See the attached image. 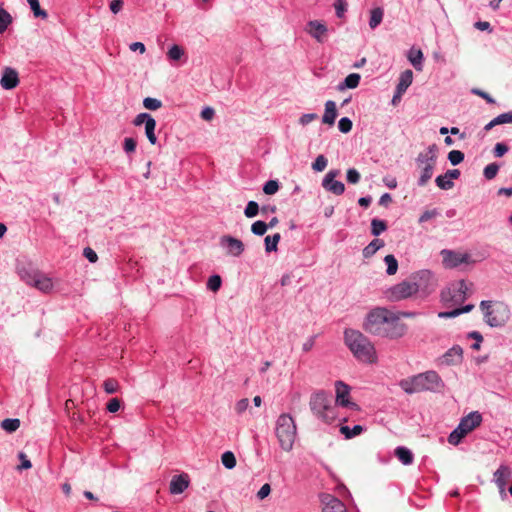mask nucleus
Segmentation results:
<instances>
[{
  "label": "nucleus",
  "instance_id": "c9c22d12",
  "mask_svg": "<svg viewBox=\"0 0 512 512\" xmlns=\"http://www.w3.org/2000/svg\"><path fill=\"white\" fill-rule=\"evenodd\" d=\"M473 308H474V305L469 304V305H466V306H464L462 308L454 309L452 311L441 312V313H439V316L440 317H445V318L457 317V316H459L462 313L470 312Z\"/></svg>",
  "mask_w": 512,
  "mask_h": 512
},
{
  "label": "nucleus",
  "instance_id": "423d86ee",
  "mask_svg": "<svg viewBox=\"0 0 512 512\" xmlns=\"http://www.w3.org/2000/svg\"><path fill=\"white\" fill-rule=\"evenodd\" d=\"M309 405L314 415L326 423H330L336 418L335 408L331 404V399L323 391L313 394Z\"/></svg>",
  "mask_w": 512,
  "mask_h": 512
},
{
  "label": "nucleus",
  "instance_id": "5fc2aeb1",
  "mask_svg": "<svg viewBox=\"0 0 512 512\" xmlns=\"http://www.w3.org/2000/svg\"><path fill=\"white\" fill-rule=\"evenodd\" d=\"M347 181L348 183L350 184H357L360 180V173L354 169V168H351V169H348L347 170Z\"/></svg>",
  "mask_w": 512,
  "mask_h": 512
},
{
  "label": "nucleus",
  "instance_id": "6ab92c4d",
  "mask_svg": "<svg viewBox=\"0 0 512 512\" xmlns=\"http://www.w3.org/2000/svg\"><path fill=\"white\" fill-rule=\"evenodd\" d=\"M336 387V401L344 407H347L349 404L355 406L354 403H350L347 399L349 396L350 388L348 385L343 383L342 381H337L335 384Z\"/></svg>",
  "mask_w": 512,
  "mask_h": 512
},
{
  "label": "nucleus",
  "instance_id": "ea45409f",
  "mask_svg": "<svg viewBox=\"0 0 512 512\" xmlns=\"http://www.w3.org/2000/svg\"><path fill=\"white\" fill-rule=\"evenodd\" d=\"M119 387L120 386H119L118 381L114 378H108L103 382V388H104L105 392L108 394H114V393L118 392Z\"/></svg>",
  "mask_w": 512,
  "mask_h": 512
},
{
  "label": "nucleus",
  "instance_id": "864d4df0",
  "mask_svg": "<svg viewBox=\"0 0 512 512\" xmlns=\"http://www.w3.org/2000/svg\"><path fill=\"white\" fill-rule=\"evenodd\" d=\"M18 458L20 460V465L17 467L18 470H26L32 467L31 461L28 459L27 455L23 452L18 454Z\"/></svg>",
  "mask_w": 512,
  "mask_h": 512
},
{
  "label": "nucleus",
  "instance_id": "cd10ccee",
  "mask_svg": "<svg viewBox=\"0 0 512 512\" xmlns=\"http://www.w3.org/2000/svg\"><path fill=\"white\" fill-rule=\"evenodd\" d=\"M383 9L380 7L374 8L371 10L370 20H369V26L371 29H375L383 19Z\"/></svg>",
  "mask_w": 512,
  "mask_h": 512
},
{
  "label": "nucleus",
  "instance_id": "58836bf2",
  "mask_svg": "<svg viewBox=\"0 0 512 512\" xmlns=\"http://www.w3.org/2000/svg\"><path fill=\"white\" fill-rule=\"evenodd\" d=\"M362 431L363 427L361 425H355L352 429H350L348 426H342L340 428V432L344 434L347 439L359 435Z\"/></svg>",
  "mask_w": 512,
  "mask_h": 512
},
{
  "label": "nucleus",
  "instance_id": "aec40b11",
  "mask_svg": "<svg viewBox=\"0 0 512 512\" xmlns=\"http://www.w3.org/2000/svg\"><path fill=\"white\" fill-rule=\"evenodd\" d=\"M444 362L448 365H455L462 361L463 350L460 346L455 345L450 348L443 356Z\"/></svg>",
  "mask_w": 512,
  "mask_h": 512
},
{
  "label": "nucleus",
  "instance_id": "9b49d317",
  "mask_svg": "<svg viewBox=\"0 0 512 512\" xmlns=\"http://www.w3.org/2000/svg\"><path fill=\"white\" fill-rule=\"evenodd\" d=\"M442 263L445 268H456L460 264H467L470 262V255L467 253H459L453 250L443 249L441 251Z\"/></svg>",
  "mask_w": 512,
  "mask_h": 512
},
{
  "label": "nucleus",
  "instance_id": "6e6552de",
  "mask_svg": "<svg viewBox=\"0 0 512 512\" xmlns=\"http://www.w3.org/2000/svg\"><path fill=\"white\" fill-rule=\"evenodd\" d=\"M417 293L428 295L436 288V279L429 270H420L411 275Z\"/></svg>",
  "mask_w": 512,
  "mask_h": 512
},
{
  "label": "nucleus",
  "instance_id": "412c9836",
  "mask_svg": "<svg viewBox=\"0 0 512 512\" xmlns=\"http://www.w3.org/2000/svg\"><path fill=\"white\" fill-rule=\"evenodd\" d=\"M336 117H337L336 104L334 101L328 100L325 103V112L322 117V122L324 124H328V125L332 126L335 123Z\"/></svg>",
  "mask_w": 512,
  "mask_h": 512
},
{
  "label": "nucleus",
  "instance_id": "f257e3e1",
  "mask_svg": "<svg viewBox=\"0 0 512 512\" xmlns=\"http://www.w3.org/2000/svg\"><path fill=\"white\" fill-rule=\"evenodd\" d=\"M363 329L375 336L396 339L405 334L407 326L395 312L377 307L367 314Z\"/></svg>",
  "mask_w": 512,
  "mask_h": 512
},
{
  "label": "nucleus",
  "instance_id": "e2e57ef3",
  "mask_svg": "<svg viewBox=\"0 0 512 512\" xmlns=\"http://www.w3.org/2000/svg\"><path fill=\"white\" fill-rule=\"evenodd\" d=\"M496 119L499 125L512 123V111L502 113L498 115Z\"/></svg>",
  "mask_w": 512,
  "mask_h": 512
},
{
  "label": "nucleus",
  "instance_id": "72a5a7b5",
  "mask_svg": "<svg viewBox=\"0 0 512 512\" xmlns=\"http://www.w3.org/2000/svg\"><path fill=\"white\" fill-rule=\"evenodd\" d=\"M384 262L387 265L386 273L390 276L396 274L398 270V261L394 257V255H386L384 258Z\"/></svg>",
  "mask_w": 512,
  "mask_h": 512
},
{
  "label": "nucleus",
  "instance_id": "1a4fd4ad",
  "mask_svg": "<svg viewBox=\"0 0 512 512\" xmlns=\"http://www.w3.org/2000/svg\"><path fill=\"white\" fill-rule=\"evenodd\" d=\"M21 277L27 284L42 292H49L53 288L52 280L39 271H22Z\"/></svg>",
  "mask_w": 512,
  "mask_h": 512
},
{
  "label": "nucleus",
  "instance_id": "20e7f679",
  "mask_svg": "<svg viewBox=\"0 0 512 512\" xmlns=\"http://www.w3.org/2000/svg\"><path fill=\"white\" fill-rule=\"evenodd\" d=\"M275 434L280 447L286 452L291 451L296 439L297 427L294 419L289 414L284 413L278 417Z\"/></svg>",
  "mask_w": 512,
  "mask_h": 512
},
{
  "label": "nucleus",
  "instance_id": "7ed1b4c3",
  "mask_svg": "<svg viewBox=\"0 0 512 512\" xmlns=\"http://www.w3.org/2000/svg\"><path fill=\"white\" fill-rule=\"evenodd\" d=\"M443 386V381L435 371H427L400 381V387L408 394L422 391L437 392L440 391Z\"/></svg>",
  "mask_w": 512,
  "mask_h": 512
},
{
  "label": "nucleus",
  "instance_id": "49530a36",
  "mask_svg": "<svg viewBox=\"0 0 512 512\" xmlns=\"http://www.w3.org/2000/svg\"><path fill=\"white\" fill-rule=\"evenodd\" d=\"M448 160L452 165H458L464 160V153L460 150H451L448 153Z\"/></svg>",
  "mask_w": 512,
  "mask_h": 512
},
{
  "label": "nucleus",
  "instance_id": "0e129e2a",
  "mask_svg": "<svg viewBox=\"0 0 512 512\" xmlns=\"http://www.w3.org/2000/svg\"><path fill=\"white\" fill-rule=\"evenodd\" d=\"M249 406V400L247 398H243L241 400H239L236 405H235V411L238 413V414H241L243 413L244 411H246V409L248 408Z\"/></svg>",
  "mask_w": 512,
  "mask_h": 512
},
{
  "label": "nucleus",
  "instance_id": "f03ea898",
  "mask_svg": "<svg viewBox=\"0 0 512 512\" xmlns=\"http://www.w3.org/2000/svg\"><path fill=\"white\" fill-rule=\"evenodd\" d=\"M344 340L357 360L367 364L376 363L377 354L375 347L360 331L346 329L344 332Z\"/></svg>",
  "mask_w": 512,
  "mask_h": 512
},
{
  "label": "nucleus",
  "instance_id": "bb28decb",
  "mask_svg": "<svg viewBox=\"0 0 512 512\" xmlns=\"http://www.w3.org/2000/svg\"><path fill=\"white\" fill-rule=\"evenodd\" d=\"M156 121L154 118L148 119L145 124V134L152 145L157 143V137L155 135Z\"/></svg>",
  "mask_w": 512,
  "mask_h": 512
},
{
  "label": "nucleus",
  "instance_id": "37998d69",
  "mask_svg": "<svg viewBox=\"0 0 512 512\" xmlns=\"http://www.w3.org/2000/svg\"><path fill=\"white\" fill-rule=\"evenodd\" d=\"M268 225L264 221H256L251 225V231L257 236H262L267 232Z\"/></svg>",
  "mask_w": 512,
  "mask_h": 512
},
{
  "label": "nucleus",
  "instance_id": "a19ab883",
  "mask_svg": "<svg viewBox=\"0 0 512 512\" xmlns=\"http://www.w3.org/2000/svg\"><path fill=\"white\" fill-rule=\"evenodd\" d=\"M184 55V49L179 45H173L167 52V56L170 60L178 61Z\"/></svg>",
  "mask_w": 512,
  "mask_h": 512
},
{
  "label": "nucleus",
  "instance_id": "09e8293b",
  "mask_svg": "<svg viewBox=\"0 0 512 512\" xmlns=\"http://www.w3.org/2000/svg\"><path fill=\"white\" fill-rule=\"evenodd\" d=\"M143 106L148 110H157L162 107V102L156 98L147 97L143 100Z\"/></svg>",
  "mask_w": 512,
  "mask_h": 512
},
{
  "label": "nucleus",
  "instance_id": "0eeeda50",
  "mask_svg": "<svg viewBox=\"0 0 512 512\" xmlns=\"http://www.w3.org/2000/svg\"><path fill=\"white\" fill-rule=\"evenodd\" d=\"M482 415L478 411L470 412L460 420L458 426L448 436L451 445H458L461 440L475 428L480 426Z\"/></svg>",
  "mask_w": 512,
  "mask_h": 512
},
{
  "label": "nucleus",
  "instance_id": "2eb2a0df",
  "mask_svg": "<svg viewBox=\"0 0 512 512\" xmlns=\"http://www.w3.org/2000/svg\"><path fill=\"white\" fill-rule=\"evenodd\" d=\"M189 484L190 478L188 474L174 475L170 481L169 491L171 494H181L189 487Z\"/></svg>",
  "mask_w": 512,
  "mask_h": 512
},
{
  "label": "nucleus",
  "instance_id": "6e6d98bb",
  "mask_svg": "<svg viewBox=\"0 0 512 512\" xmlns=\"http://www.w3.org/2000/svg\"><path fill=\"white\" fill-rule=\"evenodd\" d=\"M121 407V401L118 398H112L107 403V410L110 413H116Z\"/></svg>",
  "mask_w": 512,
  "mask_h": 512
},
{
  "label": "nucleus",
  "instance_id": "2f4dec72",
  "mask_svg": "<svg viewBox=\"0 0 512 512\" xmlns=\"http://www.w3.org/2000/svg\"><path fill=\"white\" fill-rule=\"evenodd\" d=\"M435 166L428 165V167H420L421 173L418 180L419 186H425L432 178Z\"/></svg>",
  "mask_w": 512,
  "mask_h": 512
},
{
  "label": "nucleus",
  "instance_id": "5701e85b",
  "mask_svg": "<svg viewBox=\"0 0 512 512\" xmlns=\"http://www.w3.org/2000/svg\"><path fill=\"white\" fill-rule=\"evenodd\" d=\"M394 454L404 465H410L413 462L414 456L412 452L406 447H397L394 451Z\"/></svg>",
  "mask_w": 512,
  "mask_h": 512
},
{
  "label": "nucleus",
  "instance_id": "a18cd8bd",
  "mask_svg": "<svg viewBox=\"0 0 512 512\" xmlns=\"http://www.w3.org/2000/svg\"><path fill=\"white\" fill-rule=\"evenodd\" d=\"M259 205L255 201H249L245 210L244 214L247 218H253L259 213Z\"/></svg>",
  "mask_w": 512,
  "mask_h": 512
},
{
  "label": "nucleus",
  "instance_id": "c03bdc74",
  "mask_svg": "<svg viewBox=\"0 0 512 512\" xmlns=\"http://www.w3.org/2000/svg\"><path fill=\"white\" fill-rule=\"evenodd\" d=\"M498 171L499 166L496 163H491L484 168L483 175L487 180H492L496 177Z\"/></svg>",
  "mask_w": 512,
  "mask_h": 512
},
{
  "label": "nucleus",
  "instance_id": "052dcab7",
  "mask_svg": "<svg viewBox=\"0 0 512 512\" xmlns=\"http://www.w3.org/2000/svg\"><path fill=\"white\" fill-rule=\"evenodd\" d=\"M123 148L125 152L132 153L136 149V141L133 138H125Z\"/></svg>",
  "mask_w": 512,
  "mask_h": 512
},
{
  "label": "nucleus",
  "instance_id": "4c0bfd02",
  "mask_svg": "<svg viewBox=\"0 0 512 512\" xmlns=\"http://www.w3.org/2000/svg\"><path fill=\"white\" fill-rule=\"evenodd\" d=\"M222 464L227 469H233L236 466V458L235 455L231 451H226L221 456Z\"/></svg>",
  "mask_w": 512,
  "mask_h": 512
},
{
  "label": "nucleus",
  "instance_id": "c756f323",
  "mask_svg": "<svg viewBox=\"0 0 512 512\" xmlns=\"http://www.w3.org/2000/svg\"><path fill=\"white\" fill-rule=\"evenodd\" d=\"M409 61L414 66L416 70H421L423 53L421 50L411 49L408 55Z\"/></svg>",
  "mask_w": 512,
  "mask_h": 512
},
{
  "label": "nucleus",
  "instance_id": "39448f33",
  "mask_svg": "<svg viewBox=\"0 0 512 512\" xmlns=\"http://www.w3.org/2000/svg\"><path fill=\"white\" fill-rule=\"evenodd\" d=\"M485 322L491 327L504 326L510 319L509 307L503 302L482 301Z\"/></svg>",
  "mask_w": 512,
  "mask_h": 512
},
{
  "label": "nucleus",
  "instance_id": "a211bd4d",
  "mask_svg": "<svg viewBox=\"0 0 512 512\" xmlns=\"http://www.w3.org/2000/svg\"><path fill=\"white\" fill-rule=\"evenodd\" d=\"M511 475V469L505 465L500 466L494 473L495 482L499 487L501 493L505 492L506 484L508 483Z\"/></svg>",
  "mask_w": 512,
  "mask_h": 512
},
{
  "label": "nucleus",
  "instance_id": "ddd939ff",
  "mask_svg": "<svg viewBox=\"0 0 512 512\" xmlns=\"http://www.w3.org/2000/svg\"><path fill=\"white\" fill-rule=\"evenodd\" d=\"M438 148L436 144L430 145L427 150L419 153L416 158L418 168L428 167V165L435 166L437 162Z\"/></svg>",
  "mask_w": 512,
  "mask_h": 512
},
{
  "label": "nucleus",
  "instance_id": "3c124183",
  "mask_svg": "<svg viewBox=\"0 0 512 512\" xmlns=\"http://www.w3.org/2000/svg\"><path fill=\"white\" fill-rule=\"evenodd\" d=\"M352 121L348 117H343L338 122V128L342 133H349L352 129Z\"/></svg>",
  "mask_w": 512,
  "mask_h": 512
},
{
  "label": "nucleus",
  "instance_id": "bf43d9fd",
  "mask_svg": "<svg viewBox=\"0 0 512 512\" xmlns=\"http://www.w3.org/2000/svg\"><path fill=\"white\" fill-rule=\"evenodd\" d=\"M472 93L486 100L487 103L494 104L495 100L488 93L478 88H473Z\"/></svg>",
  "mask_w": 512,
  "mask_h": 512
},
{
  "label": "nucleus",
  "instance_id": "393cba45",
  "mask_svg": "<svg viewBox=\"0 0 512 512\" xmlns=\"http://www.w3.org/2000/svg\"><path fill=\"white\" fill-rule=\"evenodd\" d=\"M413 80V72L411 70H405L401 73L399 78V83L396 87V90H399V92H406L408 87L412 84Z\"/></svg>",
  "mask_w": 512,
  "mask_h": 512
},
{
  "label": "nucleus",
  "instance_id": "774afa93",
  "mask_svg": "<svg viewBox=\"0 0 512 512\" xmlns=\"http://www.w3.org/2000/svg\"><path fill=\"white\" fill-rule=\"evenodd\" d=\"M83 254L92 263L96 262L98 259L96 252L90 247L85 248Z\"/></svg>",
  "mask_w": 512,
  "mask_h": 512
},
{
  "label": "nucleus",
  "instance_id": "4468645a",
  "mask_svg": "<svg viewBox=\"0 0 512 512\" xmlns=\"http://www.w3.org/2000/svg\"><path fill=\"white\" fill-rule=\"evenodd\" d=\"M320 499L323 505V512H347L344 503L333 495L322 494Z\"/></svg>",
  "mask_w": 512,
  "mask_h": 512
},
{
  "label": "nucleus",
  "instance_id": "4be33fe9",
  "mask_svg": "<svg viewBox=\"0 0 512 512\" xmlns=\"http://www.w3.org/2000/svg\"><path fill=\"white\" fill-rule=\"evenodd\" d=\"M308 26H309L308 31H309L310 35L312 37H314L317 41L321 42L322 36L325 35V33L327 32L326 26L317 20L310 21L308 23Z\"/></svg>",
  "mask_w": 512,
  "mask_h": 512
},
{
  "label": "nucleus",
  "instance_id": "9d476101",
  "mask_svg": "<svg viewBox=\"0 0 512 512\" xmlns=\"http://www.w3.org/2000/svg\"><path fill=\"white\" fill-rule=\"evenodd\" d=\"M416 288L413 284L411 277L407 280L394 285L388 291V298L392 301H400L415 295Z\"/></svg>",
  "mask_w": 512,
  "mask_h": 512
},
{
  "label": "nucleus",
  "instance_id": "7c9ffc66",
  "mask_svg": "<svg viewBox=\"0 0 512 512\" xmlns=\"http://www.w3.org/2000/svg\"><path fill=\"white\" fill-rule=\"evenodd\" d=\"M34 17L46 19L48 17V13L40 7L39 0H27Z\"/></svg>",
  "mask_w": 512,
  "mask_h": 512
},
{
  "label": "nucleus",
  "instance_id": "473e14b6",
  "mask_svg": "<svg viewBox=\"0 0 512 512\" xmlns=\"http://www.w3.org/2000/svg\"><path fill=\"white\" fill-rule=\"evenodd\" d=\"M12 23V16L8 11L0 6V34L4 33Z\"/></svg>",
  "mask_w": 512,
  "mask_h": 512
},
{
  "label": "nucleus",
  "instance_id": "4d7b16f0",
  "mask_svg": "<svg viewBox=\"0 0 512 512\" xmlns=\"http://www.w3.org/2000/svg\"><path fill=\"white\" fill-rule=\"evenodd\" d=\"M508 146L504 143H497L493 149V153L495 157H502L508 151Z\"/></svg>",
  "mask_w": 512,
  "mask_h": 512
},
{
  "label": "nucleus",
  "instance_id": "de8ad7c7",
  "mask_svg": "<svg viewBox=\"0 0 512 512\" xmlns=\"http://www.w3.org/2000/svg\"><path fill=\"white\" fill-rule=\"evenodd\" d=\"M222 284V279L219 275H213L209 277L207 282V288L212 292H217Z\"/></svg>",
  "mask_w": 512,
  "mask_h": 512
},
{
  "label": "nucleus",
  "instance_id": "f704fd0d",
  "mask_svg": "<svg viewBox=\"0 0 512 512\" xmlns=\"http://www.w3.org/2000/svg\"><path fill=\"white\" fill-rule=\"evenodd\" d=\"M19 427H20V420L17 418H15V419L7 418L1 422V428L8 433L15 432Z\"/></svg>",
  "mask_w": 512,
  "mask_h": 512
},
{
  "label": "nucleus",
  "instance_id": "13d9d810",
  "mask_svg": "<svg viewBox=\"0 0 512 512\" xmlns=\"http://www.w3.org/2000/svg\"><path fill=\"white\" fill-rule=\"evenodd\" d=\"M150 118H153L150 114L140 113L134 118L133 124L135 126H140L142 124H146L148 122V119H150Z\"/></svg>",
  "mask_w": 512,
  "mask_h": 512
},
{
  "label": "nucleus",
  "instance_id": "b1692460",
  "mask_svg": "<svg viewBox=\"0 0 512 512\" xmlns=\"http://www.w3.org/2000/svg\"><path fill=\"white\" fill-rule=\"evenodd\" d=\"M384 241L381 239L372 240L362 251L364 258H371L379 249L384 247Z\"/></svg>",
  "mask_w": 512,
  "mask_h": 512
},
{
  "label": "nucleus",
  "instance_id": "dca6fc26",
  "mask_svg": "<svg viewBox=\"0 0 512 512\" xmlns=\"http://www.w3.org/2000/svg\"><path fill=\"white\" fill-rule=\"evenodd\" d=\"M221 244L226 245L228 247V254L238 257L244 251V244L241 240L234 238L232 236H223L221 238Z\"/></svg>",
  "mask_w": 512,
  "mask_h": 512
},
{
  "label": "nucleus",
  "instance_id": "680f3d73",
  "mask_svg": "<svg viewBox=\"0 0 512 512\" xmlns=\"http://www.w3.org/2000/svg\"><path fill=\"white\" fill-rule=\"evenodd\" d=\"M469 337L477 340V343L472 344L471 348L473 350H479L480 349V345H481V343L483 341L482 335L479 332H477V331H473V332L469 333Z\"/></svg>",
  "mask_w": 512,
  "mask_h": 512
},
{
  "label": "nucleus",
  "instance_id": "8fccbe9b",
  "mask_svg": "<svg viewBox=\"0 0 512 512\" xmlns=\"http://www.w3.org/2000/svg\"><path fill=\"white\" fill-rule=\"evenodd\" d=\"M279 189V184L276 180H269L263 187V192L267 195L275 194Z\"/></svg>",
  "mask_w": 512,
  "mask_h": 512
},
{
  "label": "nucleus",
  "instance_id": "f3484780",
  "mask_svg": "<svg viewBox=\"0 0 512 512\" xmlns=\"http://www.w3.org/2000/svg\"><path fill=\"white\" fill-rule=\"evenodd\" d=\"M0 83L4 89L15 88L19 83L17 71L9 67L5 68Z\"/></svg>",
  "mask_w": 512,
  "mask_h": 512
},
{
  "label": "nucleus",
  "instance_id": "e433bc0d",
  "mask_svg": "<svg viewBox=\"0 0 512 512\" xmlns=\"http://www.w3.org/2000/svg\"><path fill=\"white\" fill-rule=\"evenodd\" d=\"M387 229L386 222L379 219H373L371 221V233L374 236H379L382 232Z\"/></svg>",
  "mask_w": 512,
  "mask_h": 512
},
{
  "label": "nucleus",
  "instance_id": "c85d7f7f",
  "mask_svg": "<svg viewBox=\"0 0 512 512\" xmlns=\"http://www.w3.org/2000/svg\"><path fill=\"white\" fill-rule=\"evenodd\" d=\"M281 239V236L279 233L274 234L273 236H266L264 239L265 242V251L267 253L277 251V245Z\"/></svg>",
  "mask_w": 512,
  "mask_h": 512
},
{
  "label": "nucleus",
  "instance_id": "f8f14e48",
  "mask_svg": "<svg viewBox=\"0 0 512 512\" xmlns=\"http://www.w3.org/2000/svg\"><path fill=\"white\" fill-rule=\"evenodd\" d=\"M339 173V170H330L322 181L323 188L334 195H342L345 191V185L341 181L335 180Z\"/></svg>",
  "mask_w": 512,
  "mask_h": 512
},
{
  "label": "nucleus",
  "instance_id": "79ce46f5",
  "mask_svg": "<svg viewBox=\"0 0 512 512\" xmlns=\"http://www.w3.org/2000/svg\"><path fill=\"white\" fill-rule=\"evenodd\" d=\"M436 185L442 190H450L454 187L453 181L447 179V177L443 175H439L435 179Z\"/></svg>",
  "mask_w": 512,
  "mask_h": 512
},
{
  "label": "nucleus",
  "instance_id": "338daca9",
  "mask_svg": "<svg viewBox=\"0 0 512 512\" xmlns=\"http://www.w3.org/2000/svg\"><path fill=\"white\" fill-rule=\"evenodd\" d=\"M336 14L338 17H342L346 11V3L343 0H337L334 4Z\"/></svg>",
  "mask_w": 512,
  "mask_h": 512
},
{
  "label": "nucleus",
  "instance_id": "603ef678",
  "mask_svg": "<svg viewBox=\"0 0 512 512\" xmlns=\"http://www.w3.org/2000/svg\"><path fill=\"white\" fill-rule=\"evenodd\" d=\"M326 166H327V159L325 158L324 155L317 156L314 163L312 164V168L318 172L323 171L326 168Z\"/></svg>",
  "mask_w": 512,
  "mask_h": 512
},
{
  "label": "nucleus",
  "instance_id": "a878e982",
  "mask_svg": "<svg viewBox=\"0 0 512 512\" xmlns=\"http://www.w3.org/2000/svg\"><path fill=\"white\" fill-rule=\"evenodd\" d=\"M360 82V75L357 73L349 74L345 80L344 83L340 84L338 86L339 90H343L345 88L354 89L359 85Z\"/></svg>",
  "mask_w": 512,
  "mask_h": 512
},
{
  "label": "nucleus",
  "instance_id": "69168bd1",
  "mask_svg": "<svg viewBox=\"0 0 512 512\" xmlns=\"http://www.w3.org/2000/svg\"><path fill=\"white\" fill-rule=\"evenodd\" d=\"M317 118H318V115L315 113L303 114L299 119V123L302 125H307L310 122L316 120Z\"/></svg>",
  "mask_w": 512,
  "mask_h": 512
}]
</instances>
